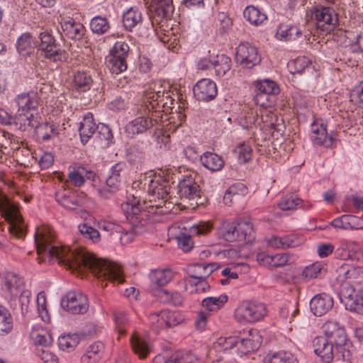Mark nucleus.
Wrapping results in <instances>:
<instances>
[{
  "label": "nucleus",
  "instance_id": "1",
  "mask_svg": "<svg viewBox=\"0 0 363 363\" xmlns=\"http://www.w3.org/2000/svg\"><path fill=\"white\" fill-rule=\"evenodd\" d=\"M35 242L39 262H51L56 259L61 264L82 273L84 269L90 270L101 281V287L106 286L104 281L123 283L124 278L121 266L113 262L98 259L85 250H72L66 246L52 245L45 235H35Z\"/></svg>",
  "mask_w": 363,
  "mask_h": 363
},
{
  "label": "nucleus",
  "instance_id": "2",
  "mask_svg": "<svg viewBox=\"0 0 363 363\" xmlns=\"http://www.w3.org/2000/svg\"><path fill=\"white\" fill-rule=\"evenodd\" d=\"M132 111L136 117L127 123L124 128L125 133L130 138L145 133L157 123L155 115L157 111H154V106L151 103L137 104Z\"/></svg>",
  "mask_w": 363,
  "mask_h": 363
},
{
  "label": "nucleus",
  "instance_id": "3",
  "mask_svg": "<svg viewBox=\"0 0 363 363\" xmlns=\"http://www.w3.org/2000/svg\"><path fill=\"white\" fill-rule=\"evenodd\" d=\"M217 236L227 242L244 241L246 243H251L255 238L252 225L247 220L223 221L218 228Z\"/></svg>",
  "mask_w": 363,
  "mask_h": 363
},
{
  "label": "nucleus",
  "instance_id": "4",
  "mask_svg": "<svg viewBox=\"0 0 363 363\" xmlns=\"http://www.w3.org/2000/svg\"><path fill=\"white\" fill-rule=\"evenodd\" d=\"M38 39L40 43L37 44V47L45 58L55 62H63L67 59L68 53L62 48L50 32L45 30L40 33Z\"/></svg>",
  "mask_w": 363,
  "mask_h": 363
},
{
  "label": "nucleus",
  "instance_id": "5",
  "mask_svg": "<svg viewBox=\"0 0 363 363\" xmlns=\"http://www.w3.org/2000/svg\"><path fill=\"white\" fill-rule=\"evenodd\" d=\"M0 211L5 214L9 222L10 234L18 239H23L26 235V229L18 206L7 198H4L0 201Z\"/></svg>",
  "mask_w": 363,
  "mask_h": 363
},
{
  "label": "nucleus",
  "instance_id": "6",
  "mask_svg": "<svg viewBox=\"0 0 363 363\" xmlns=\"http://www.w3.org/2000/svg\"><path fill=\"white\" fill-rule=\"evenodd\" d=\"M323 330L325 337L332 342L335 343V349L339 350L345 354H338L343 358L344 356L349 355V350L352 347V342L347 338L345 328L337 321L328 320L323 325Z\"/></svg>",
  "mask_w": 363,
  "mask_h": 363
},
{
  "label": "nucleus",
  "instance_id": "7",
  "mask_svg": "<svg viewBox=\"0 0 363 363\" xmlns=\"http://www.w3.org/2000/svg\"><path fill=\"white\" fill-rule=\"evenodd\" d=\"M313 345L315 353L325 363H330L334 359L342 361L350 359L351 350H349V355L345 354L343 358L339 357L338 354H343V352L336 350L335 343L324 336L316 337L313 341Z\"/></svg>",
  "mask_w": 363,
  "mask_h": 363
},
{
  "label": "nucleus",
  "instance_id": "8",
  "mask_svg": "<svg viewBox=\"0 0 363 363\" xmlns=\"http://www.w3.org/2000/svg\"><path fill=\"white\" fill-rule=\"evenodd\" d=\"M265 315L266 307L260 302L243 301L235 311V318L240 323H254Z\"/></svg>",
  "mask_w": 363,
  "mask_h": 363
},
{
  "label": "nucleus",
  "instance_id": "9",
  "mask_svg": "<svg viewBox=\"0 0 363 363\" xmlns=\"http://www.w3.org/2000/svg\"><path fill=\"white\" fill-rule=\"evenodd\" d=\"M235 60L242 68L252 69L259 64L261 57L255 46L244 42L236 48Z\"/></svg>",
  "mask_w": 363,
  "mask_h": 363
},
{
  "label": "nucleus",
  "instance_id": "10",
  "mask_svg": "<svg viewBox=\"0 0 363 363\" xmlns=\"http://www.w3.org/2000/svg\"><path fill=\"white\" fill-rule=\"evenodd\" d=\"M318 29L329 33L338 22L337 14L335 10L330 7L317 8L312 14Z\"/></svg>",
  "mask_w": 363,
  "mask_h": 363
},
{
  "label": "nucleus",
  "instance_id": "11",
  "mask_svg": "<svg viewBox=\"0 0 363 363\" xmlns=\"http://www.w3.org/2000/svg\"><path fill=\"white\" fill-rule=\"evenodd\" d=\"M61 306L72 314H84L89 308L88 299L81 293L69 291L62 297Z\"/></svg>",
  "mask_w": 363,
  "mask_h": 363
},
{
  "label": "nucleus",
  "instance_id": "12",
  "mask_svg": "<svg viewBox=\"0 0 363 363\" xmlns=\"http://www.w3.org/2000/svg\"><path fill=\"white\" fill-rule=\"evenodd\" d=\"M144 186L151 196L167 201L169 198L171 186L169 181L161 177H145Z\"/></svg>",
  "mask_w": 363,
  "mask_h": 363
},
{
  "label": "nucleus",
  "instance_id": "13",
  "mask_svg": "<svg viewBox=\"0 0 363 363\" xmlns=\"http://www.w3.org/2000/svg\"><path fill=\"white\" fill-rule=\"evenodd\" d=\"M193 92L197 100L209 101L216 96L217 86L210 79H202L194 86Z\"/></svg>",
  "mask_w": 363,
  "mask_h": 363
},
{
  "label": "nucleus",
  "instance_id": "14",
  "mask_svg": "<svg viewBox=\"0 0 363 363\" xmlns=\"http://www.w3.org/2000/svg\"><path fill=\"white\" fill-rule=\"evenodd\" d=\"M55 197L60 205L68 210H75L84 203L83 195L79 194L77 191L66 190L57 191Z\"/></svg>",
  "mask_w": 363,
  "mask_h": 363
},
{
  "label": "nucleus",
  "instance_id": "15",
  "mask_svg": "<svg viewBox=\"0 0 363 363\" xmlns=\"http://www.w3.org/2000/svg\"><path fill=\"white\" fill-rule=\"evenodd\" d=\"M333 298L325 293L315 295L310 301V308L315 316H321L332 309Z\"/></svg>",
  "mask_w": 363,
  "mask_h": 363
},
{
  "label": "nucleus",
  "instance_id": "16",
  "mask_svg": "<svg viewBox=\"0 0 363 363\" xmlns=\"http://www.w3.org/2000/svg\"><path fill=\"white\" fill-rule=\"evenodd\" d=\"M60 24L63 33L70 39L79 40L85 35V27L79 22H76L73 18H62Z\"/></svg>",
  "mask_w": 363,
  "mask_h": 363
},
{
  "label": "nucleus",
  "instance_id": "17",
  "mask_svg": "<svg viewBox=\"0 0 363 363\" xmlns=\"http://www.w3.org/2000/svg\"><path fill=\"white\" fill-rule=\"evenodd\" d=\"M40 119V116L34 112H18L14 118V125L22 131L29 128H35Z\"/></svg>",
  "mask_w": 363,
  "mask_h": 363
},
{
  "label": "nucleus",
  "instance_id": "18",
  "mask_svg": "<svg viewBox=\"0 0 363 363\" xmlns=\"http://www.w3.org/2000/svg\"><path fill=\"white\" fill-rule=\"evenodd\" d=\"M97 128L98 125L94 122L92 113H86L80 122L79 127V135L83 144H86L96 133Z\"/></svg>",
  "mask_w": 363,
  "mask_h": 363
},
{
  "label": "nucleus",
  "instance_id": "19",
  "mask_svg": "<svg viewBox=\"0 0 363 363\" xmlns=\"http://www.w3.org/2000/svg\"><path fill=\"white\" fill-rule=\"evenodd\" d=\"M155 363H200L199 359L190 352L178 351L172 354L169 358L164 359L157 356L154 359Z\"/></svg>",
  "mask_w": 363,
  "mask_h": 363
},
{
  "label": "nucleus",
  "instance_id": "20",
  "mask_svg": "<svg viewBox=\"0 0 363 363\" xmlns=\"http://www.w3.org/2000/svg\"><path fill=\"white\" fill-rule=\"evenodd\" d=\"M200 187L191 179H184L178 184V194L180 198L194 199L200 196Z\"/></svg>",
  "mask_w": 363,
  "mask_h": 363
},
{
  "label": "nucleus",
  "instance_id": "21",
  "mask_svg": "<svg viewBox=\"0 0 363 363\" xmlns=\"http://www.w3.org/2000/svg\"><path fill=\"white\" fill-rule=\"evenodd\" d=\"M311 140L315 145H323L325 147H332L335 139L329 135L327 132L326 125L321 124L320 127L313 128Z\"/></svg>",
  "mask_w": 363,
  "mask_h": 363
},
{
  "label": "nucleus",
  "instance_id": "22",
  "mask_svg": "<svg viewBox=\"0 0 363 363\" xmlns=\"http://www.w3.org/2000/svg\"><path fill=\"white\" fill-rule=\"evenodd\" d=\"M201 164L211 172H218L223 169L225 162L222 157L211 152H204L200 158Z\"/></svg>",
  "mask_w": 363,
  "mask_h": 363
},
{
  "label": "nucleus",
  "instance_id": "23",
  "mask_svg": "<svg viewBox=\"0 0 363 363\" xmlns=\"http://www.w3.org/2000/svg\"><path fill=\"white\" fill-rule=\"evenodd\" d=\"M173 278V273L170 269H155L150 274L151 287L156 289L167 284Z\"/></svg>",
  "mask_w": 363,
  "mask_h": 363
},
{
  "label": "nucleus",
  "instance_id": "24",
  "mask_svg": "<svg viewBox=\"0 0 363 363\" xmlns=\"http://www.w3.org/2000/svg\"><path fill=\"white\" fill-rule=\"evenodd\" d=\"M35 131L38 138L41 140L43 142L51 140L54 137L57 136L60 133L57 126L55 123L50 122H45L43 123H40L39 122L35 128Z\"/></svg>",
  "mask_w": 363,
  "mask_h": 363
},
{
  "label": "nucleus",
  "instance_id": "25",
  "mask_svg": "<svg viewBox=\"0 0 363 363\" xmlns=\"http://www.w3.org/2000/svg\"><path fill=\"white\" fill-rule=\"evenodd\" d=\"M249 336L246 338L238 337L239 350L243 354H247L251 351L257 350L261 345V337L257 331H255L254 333L251 332Z\"/></svg>",
  "mask_w": 363,
  "mask_h": 363
},
{
  "label": "nucleus",
  "instance_id": "26",
  "mask_svg": "<svg viewBox=\"0 0 363 363\" xmlns=\"http://www.w3.org/2000/svg\"><path fill=\"white\" fill-rule=\"evenodd\" d=\"M93 79L89 73L79 71L74 75L72 88L78 92H85L91 87Z\"/></svg>",
  "mask_w": 363,
  "mask_h": 363
},
{
  "label": "nucleus",
  "instance_id": "27",
  "mask_svg": "<svg viewBox=\"0 0 363 363\" xmlns=\"http://www.w3.org/2000/svg\"><path fill=\"white\" fill-rule=\"evenodd\" d=\"M130 48L128 43L123 41H117L110 50V54L106 57V63L119 60H126Z\"/></svg>",
  "mask_w": 363,
  "mask_h": 363
},
{
  "label": "nucleus",
  "instance_id": "28",
  "mask_svg": "<svg viewBox=\"0 0 363 363\" xmlns=\"http://www.w3.org/2000/svg\"><path fill=\"white\" fill-rule=\"evenodd\" d=\"M16 102L18 107V112H34L38 104L33 93L18 95L16 99Z\"/></svg>",
  "mask_w": 363,
  "mask_h": 363
},
{
  "label": "nucleus",
  "instance_id": "29",
  "mask_svg": "<svg viewBox=\"0 0 363 363\" xmlns=\"http://www.w3.org/2000/svg\"><path fill=\"white\" fill-rule=\"evenodd\" d=\"M37 43L30 33H24L17 40L16 49L21 55H29Z\"/></svg>",
  "mask_w": 363,
  "mask_h": 363
},
{
  "label": "nucleus",
  "instance_id": "30",
  "mask_svg": "<svg viewBox=\"0 0 363 363\" xmlns=\"http://www.w3.org/2000/svg\"><path fill=\"white\" fill-rule=\"evenodd\" d=\"M301 35V30L295 25H281L276 33L279 40L289 41L294 40Z\"/></svg>",
  "mask_w": 363,
  "mask_h": 363
},
{
  "label": "nucleus",
  "instance_id": "31",
  "mask_svg": "<svg viewBox=\"0 0 363 363\" xmlns=\"http://www.w3.org/2000/svg\"><path fill=\"white\" fill-rule=\"evenodd\" d=\"M150 11L161 19L168 17L173 11L172 0H155L152 2Z\"/></svg>",
  "mask_w": 363,
  "mask_h": 363
},
{
  "label": "nucleus",
  "instance_id": "32",
  "mask_svg": "<svg viewBox=\"0 0 363 363\" xmlns=\"http://www.w3.org/2000/svg\"><path fill=\"white\" fill-rule=\"evenodd\" d=\"M145 156L144 150L141 145L138 143L132 145L126 150V160L133 166L142 164L144 162Z\"/></svg>",
  "mask_w": 363,
  "mask_h": 363
},
{
  "label": "nucleus",
  "instance_id": "33",
  "mask_svg": "<svg viewBox=\"0 0 363 363\" xmlns=\"http://www.w3.org/2000/svg\"><path fill=\"white\" fill-rule=\"evenodd\" d=\"M231 59L225 55H218L216 60H213V68L216 76L221 77L227 74L231 69Z\"/></svg>",
  "mask_w": 363,
  "mask_h": 363
},
{
  "label": "nucleus",
  "instance_id": "34",
  "mask_svg": "<svg viewBox=\"0 0 363 363\" xmlns=\"http://www.w3.org/2000/svg\"><path fill=\"white\" fill-rule=\"evenodd\" d=\"M142 23L141 13L133 8H130L123 16V24L127 30L131 31L138 24Z\"/></svg>",
  "mask_w": 363,
  "mask_h": 363
},
{
  "label": "nucleus",
  "instance_id": "35",
  "mask_svg": "<svg viewBox=\"0 0 363 363\" xmlns=\"http://www.w3.org/2000/svg\"><path fill=\"white\" fill-rule=\"evenodd\" d=\"M335 257L342 260L359 261L363 257L361 251L351 250L346 244H342L334 252Z\"/></svg>",
  "mask_w": 363,
  "mask_h": 363
},
{
  "label": "nucleus",
  "instance_id": "36",
  "mask_svg": "<svg viewBox=\"0 0 363 363\" xmlns=\"http://www.w3.org/2000/svg\"><path fill=\"white\" fill-rule=\"evenodd\" d=\"M131 345L134 352L140 359L146 358L150 352L149 343L138 335L132 336Z\"/></svg>",
  "mask_w": 363,
  "mask_h": 363
},
{
  "label": "nucleus",
  "instance_id": "37",
  "mask_svg": "<svg viewBox=\"0 0 363 363\" xmlns=\"http://www.w3.org/2000/svg\"><path fill=\"white\" fill-rule=\"evenodd\" d=\"M160 328L164 327L171 328L180 323L183 318L177 312L167 311H160Z\"/></svg>",
  "mask_w": 363,
  "mask_h": 363
},
{
  "label": "nucleus",
  "instance_id": "38",
  "mask_svg": "<svg viewBox=\"0 0 363 363\" xmlns=\"http://www.w3.org/2000/svg\"><path fill=\"white\" fill-rule=\"evenodd\" d=\"M243 15L251 24L255 26L260 25L267 19V16L253 6H247Z\"/></svg>",
  "mask_w": 363,
  "mask_h": 363
},
{
  "label": "nucleus",
  "instance_id": "39",
  "mask_svg": "<svg viewBox=\"0 0 363 363\" xmlns=\"http://www.w3.org/2000/svg\"><path fill=\"white\" fill-rule=\"evenodd\" d=\"M6 286L12 296H18V292L23 291V279L13 273H8L6 277Z\"/></svg>",
  "mask_w": 363,
  "mask_h": 363
},
{
  "label": "nucleus",
  "instance_id": "40",
  "mask_svg": "<svg viewBox=\"0 0 363 363\" xmlns=\"http://www.w3.org/2000/svg\"><path fill=\"white\" fill-rule=\"evenodd\" d=\"M228 301V296L221 294L218 297H207L202 301V306L208 311L219 310Z\"/></svg>",
  "mask_w": 363,
  "mask_h": 363
},
{
  "label": "nucleus",
  "instance_id": "41",
  "mask_svg": "<svg viewBox=\"0 0 363 363\" xmlns=\"http://www.w3.org/2000/svg\"><path fill=\"white\" fill-rule=\"evenodd\" d=\"M345 306L351 311L363 314V293L362 294H352L347 297Z\"/></svg>",
  "mask_w": 363,
  "mask_h": 363
},
{
  "label": "nucleus",
  "instance_id": "42",
  "mask_svg": "<svg viewBox=\"0 0 363 363\" xmlns=\"http://www.w3.org/2000/svg\"><path fill=\"white\" fill-rule=\"evenodd\" d=\"M255 91L277 95L279 94L280 89L275 82L269 79L262 81H257L255 83Z\"/></svg>",
  "mask_w": 363,
  "mask_h": 363
},
{
  "label": "nucleus",
  "instance_id": "43",
  "mask_svg": "<svg viewBox=\"0 0 363 363\" xmlns=\"http://www.w3.org/2000/svg\"><path fill=\"white\" fill-rule=\"evenodd\" d=\"M79 342V337L77 334L62 335L58 338L59 347L62 350L70 352L74 350Z\"/></svg>",
  "mask_w": 363,
  "mask_h": 363
},
{
  "label": "nucleus",
  "instance_id": "44",
  "mask_svg": "<svg viewBox=\"0 0 363 363\" xmlns=\"http://www.w3.org/2000/svg\"><path fill=\"white\" fill-rule=\"evenodd\" d=\"M277 95L262 92L255 91L254 100L257 106L262 108H267L272 107L276 102Z\"/></svg>",
  "mask_w": 363,
  "mask_h": 363
},
{
  "label": "nucleus",
  "instance_id": "45",
  "mask_svg": "<svg viewBox=\"0 0 363 363\" xmlns=\"http://www.w3.org/2000/svg\"><path fill=\"white\" fill-rule=\"evenodd\" d=\"M90 28L93 33L102 35L108 32L110 29V26L107 18L99 16L91 19Z\"/></svg>",
  "mask_w": 363,
  "mask_h": 363
},
{
  "label": "nucleus",
  "instance_id": "46",
  "mask_svg": "<svg viewBox=\"0 0 363 363\" xmlns=\"http://www.w3.org/2000/svg\"><path fill=\"white\" fill-rule=\"evenodd\" d=\"M13 328V318L9 310L0 305V330L5 334L9 333Z\"/></svg>",
  "mask_w": 363,
  "mask_h": 363
},
{
  "label": "nucleus",
  "instance_id": "47",
  "mask_svg": "<svg viewBox=\"0 0 363 363\" xmlns=\"http://www.w3.org/2000/svg\"><path fill=\"white\" fill-rule=\"evenodd\" d=\"M194 274L189 275L190 279H206L212 272V265L206 264V263H197L194 266Z\"/></svg>",
  "mask_w": 363,
  "mask_h": 363
},
{
  "label": "nucleus",
  "instance_id": "48",
  "mask_svg": "<svg viewBox=\"0 0 363 363\" xmlns=\"http://www.w3.org/2000/svg\"><path fill=\"white\" fill-rule=\"evenodd\" d=\"M301 200L294 194H286L279 201L278 206L283 211L293 210L299 205Z\"/></svg>",
  "mask_w": 363,
  "mask_h": 363
},
{
  "label": "nucleus",
  "instance_id": "49",
  "mask_svg": "<svg viewBox=\"0 0 363 363\" xmlns=\"http://www.w3.org/2000/svg\"><path fill=\"white\" fill-rule=\"evenodd\" d=\"M266 363H298V362L291 353L279 352L267 357Z\"/></svg>",
  "mask_w": 363,
  "mask_h": 363
},
{
  "label": "nucleus",
  "instance_id": "50",
  "mask_svg": "<svg viewBox=\"0 0 363 363\" xmlns=\"http://www.w3.org/2000/svg\"><path fill=\"white\" fill-rule=\"evenodd\" d=\"M78 229L81 235L85 238L92 240L94 242H98L100 240L99 232L88 224H80L78 226Z\"/></svg>",
  "mask_w": 363,
  "mask_h": 363
},
{
  "label": "nucleus",
  "instance_id": "51",
  "mask_svg": "<svg viewBox=\"0 0 363 363\" xmlns=\"http://www.w3.org/2000/svg\"><path fill=\"white\" fill-rule=\"evenodd\" d=\"M350 98L351 102L359 108H363V81L355 85L351 90Z\"/></svg>",
  "mask_w": 363,
  "mask_h": 363
},
{
  "label": "nucleus",
  "instance_id": "52",
  "mask_svg": "<svg viewBox=\"0 0 363 363\" xmlns=\"http://www.w3.org/2000/svg\"><path fill=\"white\" fill-rule=\"evenodd\" d=\"M85 168L83 167H79L77 169H73L69 170L68 174V178L76 186H81L84 184L85 179L84 172Z\"/></svg>",
  "mask_w": 363,
  "mask_h": 363
},
{
  "label": "nucleus",
  "instance_id": "53",
  "mask_svg": "<svg viewBox=\"0 0 363 363\" xmlns=\"http://www.w3.org/2000/svg\"><path fill=\"white\" fill-rule=\"evenodd\" d=\"M121 180L109 174L106 180L108 189L100 190L102 196L108 197V194H113L118 189Z\"/></svg>",
  "mask_w": 363,
  "mask_h": 363
},
{
  "label": "nucleus",
  "instance_id": "54",
  "mask_svg": "<svg viewBox=\"0 0 363 363\" xmlns=\"http://www.w3.org/2000/svg\"><path fill=\"white\" fill-rule=\"evenodd\" d=\"M323 264L320 262H315L306 267L303 271L302 276L308 279L318 278L319 274H321Z\"/></svg>",
  "mask_w": 363,
  "mask_h": 363
},
{
  "label": "nucleus",
  "instance_id": "55",
  "mask_svg": "<svg viewBox=\"0 0 363 363\" xmlns=\"http://www.w3.org/2000/svg\"><path fill=\"white\" fill-rule=\"evenodd\" d=\"M113 316L118 332L121 334L125 333V326L128 322L125 313L121 310H116L113 312Z\"/></svg>",
  "mask_w": 363,
  "mask_h": 363
},
{
  "label": "nucleus",
  "instance_id": "56",
  "mask_svg": "<svg viewBox=\"0 0 363 363\" xmlns=\"http://www.w3.org/2000/svg\"><path fill=\"white\" fill-rule=\"evenodd\" d=\"M346 221V230L362 229L363 220L357 216L353 215H345Z\"/></svg>",
  "mask_w": 363,
  "mask_h": 363
},
{
  "label": "nucleus",
  "instance_id": "57",
  "mask_svg": "<svg viewBox=\"0 0 363 363\" xmlns=\"http://www.w3.org/2000/svg\"><path fill=\"white\" fill-rule=\"evenodd\" d=\"M96 133L100 140H104L107 141L108 143L113 142V135L111 129L107 125L99 123Z\"/></svg>",
  "mask_w": 363,
  "mask_h": 363
},
{
  "label": "nucleus",
  "instance_id": "58",
  "mask_svg": "<svg viewBox=\"0 0 363 363\" xmlns=\"http://www.w3.org/2000/svg\"><path fill=\"white\" fill-rule=\"evenodd\" d=\"M212 225L209 222L201 221L190 228V233L193 235H205L211 231Z\"/></svg>",
  "mask_w": 363,
  "mask_h": 363
},
{
  "label": "nucleus",
  "instance_id": "59",
  "mask_svg": "<svg viewBox=\"0 0 363 363\" xmlns=\"http://www.w3.org/2000/svg\"><path fill=\"white\" fill-rule=\"evenodd\" d=\"M294 72L303 73L306 69H310L311 62L306 57H299L293 61Z\"/></svg>",
  "mask_w": 363,
  "mask_h": 363
},
{
  "label": "nucleus",
  "instance_id": "60",
  "mask_svg": "<svg viewBox=\"0 0 363 363\" xmlns=\"http://www.w3.org/2000/svg\"><path fill=\"white\" fill-rule=\"evenodd\" d=\"M177 241L179 246L185 252H189L193 247V241L191 235H186L185 233H181L177 237Z\"/></svg>",
  "mask_w": 363,
  "mask_h": 363
},
{
  "label": "nucleus",
  "instance_id": "61",
  "mask_svg": "<svg viewBox=\"0 0 363 363\" xmlns=\"http://www.w3.org/2000/svg\"><path fill=\"white\" fill-rule=\"evenodd\" d=\"M252 149L250 146L242 145L238 147V160L241 164L246 163L251 159Z\"/></svg>",
  "mask_w": 363,
  "mask_h": 363
},
{
  "label": "nucleus",
  "instance_id": "62",
  "mask_svg": "<svg viewBox=\"0 0 363 363\" xmlns=\"http://www.w3.org/2000/svg\"><path fill=\"white\" fill-rule=\"evenodd\" d=\"M107 67L113 74H120L127 69V61L119 60L116 62H107Z\"/></svg>",
  "mask_w": 363,
  "mask_h": 363
},
{
  "label": "nucleus",
  "instance_id": "63",
  "mask_svg": "<svg viewBox=\"0 0 363 363\" xmlns=\"http://www.w3.org/2000/svg\"><path fill=\"white\" fill-rule=\"evenodd\" d=\"M104 344L100 342V341H98V342H95L94 343H93L92 345H91L89 347V349L87 350V354L86 356H84V358H87V359H92L94 358V361L95 362L96 361V359L94 358V357L96 355H98L99 354L100 352H101L103 350H104Z\"/></svg>",
  "mask_w": 363,
  "mask_h": 363
},
{
  "label": "nucleus",
  "instance_id": "64",
  "mask_svg": "<svg viewBox=\"0 0 363 363\" xmlns=\"http://www.w3.org/2000/svg\"><path fill=\"white\" fill-rule=\"evenodd\" d=\"M346 279H357L363 277V267L351 266L345 272Z\"/></svg>",
  "mask_w": 363,
  "mask_h": 363
}]
</instances>
